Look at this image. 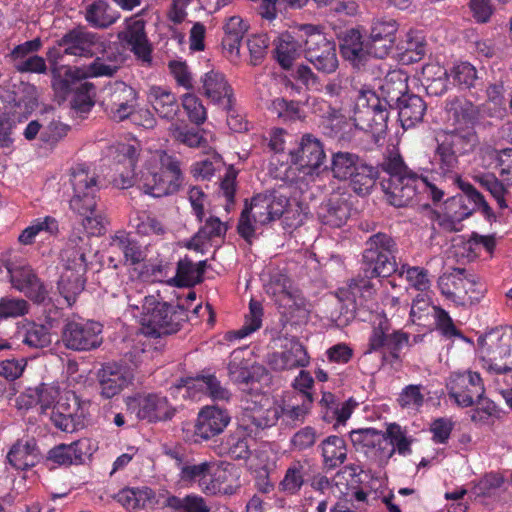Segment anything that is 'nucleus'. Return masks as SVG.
<instances>
[{"label":"nucleus","mask_w":512,"mask_h":512,"mask_svg":"<svg viewBox=\"0 0 512 512\" xmlns=\"http://www.w3.org/2000/svg\"><path fill=\"white\" fill-rule=\"evenodd\" d=\"M318 433L315 428L305 426L296 431L290 439L292 451L303 452L314 447L317 442Z\"/></svg>","instance_id":"63"},{"label":"nucleus","mask_w":512,"mask_h":512,"mask_svg":"<svg viewBox=\"0 0 512 512\" xmlns=\"http://www.w3.org/2000/svg\"><path fill=\"white\" fill-rule=\"evenodd\" d=\"M230 422V416L225 409L217 406H206L198 414L194 429L196 441H207L219 435Z\"/></svg>","instance_id":"26"},{"label":"nucleus","mask_w":512,"mask_h":512,"mask_svg":"<svg viewBox=\"0 0 512 512\" xmlns=\"http://www.w3.org/2000/svg\"><path fill=\"white\" fill-rule=\"evenodd\" d=\"M436 155L440 164L447 170L453 169L458 163V157L474 150L478 144V136L473 128L455 129L444 132L436 138Z\"/></svg>","instance_id":"13"},{"label":"nucleus","mask_w":512,"mask_h":512,"mask_svg":"<svg viewBox=\"0 0 512 512\" xmlns=\"http://www.w3.org/2000/svg\"><path fill=\"white\" fill-rule=\"evenodd\" d=\"M383 435L387 441L384 446V454L382 460L387 462L395 453L401 456H407L412 453V438L408 437L405 428H402L397 423H390L387 425L386 431Z\"/></svg>","instance_id":"41"},{"label":"nucleus","mask_w":512,"mask_h":512,"mask_svg":"<svg viewBox=\"0 0 512 512\" xmlns=\"http://www.w3.org/2000/svg\"><path fill=\"white\" fill-rule=\"evenodd\" d=\"M396 243L385 233L372 235L366 242L362 256V275L352 278L346 287L338 289L342 303L340 321L347 325L354 319L367 321L374 310L375 289L371 282L376 277H389L397 270Z\"/></svg>","instance_id":"1"},{"label":"nucleus","mask_w":512,"mask_h":512,"mask_svg":"<svg viewBox=\"0 0 512 512\" xmlns=\"http://www.w3.org/2000/svg\"><path fill=\"white\" fill-rule=\"evenodd\" d=\"M504 85L502 82L491 83L486 88V102L479 105L484 116L502 118L506 113Z\"/></svg>","instance_id":"50"},{"label":"nucleus","mask_w":512,"mask_h":512,"mask_svg":"<svg viewBox=\"0 0 512 512\" xmlns=\"http://www.w3.org/2000/svg\"><path fill=\"white\" fill-rule=\"evenodd\" d=\"M317 216L323 225L340 228L350 216V207L345 199L332 197L321 203L317 210Z\"/></svg>","instance_id":"40"},{"label":"nucleus","mask_w":512,"mask_h":512,"mask_svg":"<svg viewBox=\"0 0 512 512\" xmlns=\"http://www.w3.org/2000/svg\"><path fill=\"white\" fill-rule=\"evenodd\" d=\"M263 307L260 302L251 300L249 303V313L245 316L244 325L233 332L237 339H243L251 333L257 331L262 325Z\"/></svg>","instance_id":"58"},{"label":"nucleus","mask_w":512,"mask_h":512,"mask_svg":"<svg viewBox=\"0 0 512 512\" xmlns=\"http://www.w3.org/2000/svg\"><path fill=\"white\" fill-rule=\"evenodd\" d=\"M203 94L212 103L226 111H231L234 102L233 88L225 75L218 71H209L202 78Z\"/></svg>","instance_id":"28"},{"label":"nucleus","mask_w":512,"mask_h":512,"mask_svg":"<svg viewBox=\"0 0 512 512\" xmlns=\"http://www.w3.org/2000/svg\"><path fill=\"white\" fill-rule=\"evenodd\" d=\"M350 440L356 451L365 454L368 458L383 463L382 454L387 441L382 431L374 428L353 430L350 433Z\"/></svg>","instance_id":"32"},{"label":"nucleus","mask_w":512,"mask_h":512,"mask_svg":"<svg viewBox=\"0 0 512 512\" xmlns=\"http://www.w3.org/2000/svg\"><path fill=\"white\" fill-rule=\"evenodd\" d=\"M4 266L15 289L35 303L44 302L47 297L46 287L30 265H17L7 261Z\"/></svg>","instance_id":"20"},{"label":"nucleus","mask_w":512,"mask_h":512,"mask_svg":"<svg viewBox=\"0 0 512 512\" xmlns=\"http://www.w3.org/2000/svg\"><path fill=\"white\" fill-rule=\"evenodd\" d=\"M129 410L135 412L136 417L148 423L166 422L176 414L168 398L160 393L137 394L126 399Z\"/></svg>","instance_id":"16"},{"label":"nucleus","mask_w":512,"mask_h":512,"mask_svg":"<svg viewBox=\"0 0 512 512\" xmlns=\"http://www.w3.org/2000/svg\"><path fill=\"white\" fill-rule=\"evenodd\" d=\"M100 395L105 399H111L118 395L134 380V372L126 364L116 362L102 365L98 371Z\"/></svg>","instance_id":"21"},{"label":"nucleus","mask_w":512,"mask_h":512,"mask_svg":"<svg viewBox=\"0 0 512 512\" xmlns=\"http://www.w3.org/2000/svg\"><path fill=\"white\" fill-rule=\"evenodd\" d=\"M107 254L108 265L114 269L138 265L147 257L146 249L125 230L116 231L110 236Z\"/></svg>","instance_id":"15"},{"label":"nucleus","mask_w":512,"mask_h":512,"mask_svg":"<svg viewBox=\"0 0 512 512\" xmlns=\"http://www.w3.org/2000/svg\"><path fill=\"white\" fill-rule=\"evenodd\" d=\"M309 364L310 356L307 349L296 338L288 340L281 351L273 352L268 357V365L277 372L305 368Z\"/></svg>","instance_id":"23"},{"label":"nucleus","mask_w":512,"mask_h":512,"mask_svg":"<svg viewBox=\"0 0 512 512\" xmlns=\"http://www.w3.org/2000/svg\"><path fill=\"white\" fill-rule=\"evenodd\" d=\"M305 35L301 32L300 39L290 33L280 34L274 41L273 55L276 62L284 70H289L304 52Z\"/></svg>","instance_id":"34"},{"label":"nucleus","mask_w":512,"mask_h":512,"mask_svg":"<svg viewBox=\"0 0 512 512\" xmlns=\"http://www.w3.org/2000/svg\"><path fill=\"white\" fill-rule=\"evenodd\" d=\"M409 336L400 330L390 332L386 318L380 319L369 337L368 352L381 351L385 361L399 358L400 351L408 345Z\"/></svg>","instance_id":"18"},{"label":"nucleus","mask_w":512,"mask_h":512,"mask_svg":"<svg viewBox=\"0 0 512 512\" xmlns=\"http://www.w3.org/2000/svg\"><path fill=\"white\" fill-rule=\"evenodd\" d=\"M463 196H454L445 202V214L440 224L450 230H456L455 224L471 216L477 209L481 210L487 219L494 217L492 208L483 195L473 185L458 180Z\"/></svg>","instance_id":"9"},{"label":"nucleus","mask_w":512,"mask_h":512,"mask_svg":"<svg viewBox=\"0 0 512 512\" xmlns=\"http://www.w3.org/2000/svg\"><path fill=\"white\" fill-rule=\"evenodd\" d=\"M227 229V225L218 217L210 216L194 235L192 241L188 244V248L199 250L205 242L215 237L224 236Z\"/></svg>","instance_id":"52"},{"label":"nucleus","mask_w":512,"mask_h":512,"mask_svg":"<svg viewBox=\"0 0 512 512\" xmlns=\"http://www.w3.org/2000/svg\"><path fill=\"white\" fill-rule=\"evenodd\" d=\"M222 48L229 56L239 57L240 45L248 31L247 23L240 16L230 17L223 27Z\"/></svg>","instance_id":"44"},{"label":"nucleus","mask_w":512,"mask_h":512,"mask_svg":"<svg viewBox=\"0 0 512 512\" xmlns=\"http://www.w3.org/2000/svg\"><path fill=\"white\" fill-rule=\"evenodd\" d=\"M319 448L323 457L324 466L329 469H336L347 459V445L342 437L330 435L321 441Z\"/></svg>","instance_id":"45"},{"label":"nucleus","mask_w":512,"mask_h":512,"mask_svg":"<svg viewBox=\"0 0 512 512\" xmlns=\"http://www.w3.org/2000/svg\"><path fill=\"white\" fill-rule=\"evenodd\" d=\"M271 110L284 121H295L302 117L300 103L295 100L276 98L272 101Z\"/></svg>","instance_id":"62"},{"label":"nucleus","mask_w":512,"mask_h":512,"mask_svg":"<svg viewBox=\"0 0 512 512\" xmlns=\"http://www.w3.org/2000/svg\"><path fill=\"white\" fill-rule=\"evenodd\" d=\"M361 161L362 159L355 153L338 151L332 153L330 165L325 166V169L330 170L334 178L346 181L353 175Z\"/></svg>","instance_id":"49"},{"label":"nucleus","mask_w":512,"mask_h":512,"mask_svg":"<svg viewBox=\"0 0 512 512\" xmlns=\"http://www.w3.org/2000/svg\"><path fill=\"white\" fill-rule=\"evenodd\" d=\"M305 470V464L301 461L292 462L280 482L281 490L290 495L297 494L304 484Z\"/></svg>","instance_id":"57"},{"label":"nucleus","mask_w":512,"mask_h":512,"mask_svg":"<svg viewBox=\"0 0 512 512\" xmlns=\"http://www.w3.org/2000/svg\"><path fill=\"white\" fill-rule=\"evenodd\" d=\"M389 111L380 96L370 89H361L355 99L352 119L357 129L371 133L374 138L387 131Z\"/></svg>","instance_id":"8"},{"label":"nucleus","mask_w":512,"mask_h":512,"mask_svg":"<svg viewBox=\"0 0 512 512\" xmlns=\"http://www.w3.org/2000/svg\"><path fill=\"white\" fill-rule=\"evenodd\" d=\"M379 168L368 165L363 160L348 178L350 188L359 196L368 195L380 178V185L391 205L405 207L413 204L416 197V173L404 163L402 156L393 148L388 150Z\"/></svg>","instance_id":"2"},{"label":"nucleus","mask_w":512,"mask_h":512,"mask_svg":"<svg viewBox=\"0 0 512 512\" xmlns=\"http://www.w3.org/2000/svg\"><path fill=\"white\" fill-rule=\"evenodd\" d=\"M37 440L26 436L18 439L9 449L6 460L17 471H28L42 461Z\"/></svg>","instance_id":"24"},{"label":"nucleus","mask_w":512,"mask_h":512,"mask_svg":"<svg viewBox=\"0 0 512 512\" xmlns=\"http://www.w3.org/2000/svg\"><path fill=\"white\" fill-rule=\"evenodd\" d=\"M85 283V276L74 275L71 272H62L58 282V289L68 306L75 303L78 295L84 290Z\"/></svg>","instance_id":"53"},{"label":"nucleus","mask_w":512,"mask_h":512,"mask_svg":"<svg viewBox=\"0 0 512 512\" xmlns=\"http://www.w3.org/2000/svg\"><path fill=\"white\" fill-rule=\"evenodd\" d=\"M181 105L191 123L199 126L207 119V111L202 101L192 93H186L181 98Z\"/></svg>","instance_id":"60"},{"label":"nucleus","mask_w":512,"mask_h":512,"mask_svg":"<svg viewBox=\"0 0 512 512\" xmlns=\"http://www.w3.org/2000/svg\"><path fill=\"white\" fill-rule=\"evenodd\" d=\"M138 187L152 197L159 198L176 193V186L168 182L163 173L155 168H145L141 171Z\"/></svg>","instance_id":"43"},{"label":"nucleus","mask_w":512,"mask_h":512,"mask_svg":"<svg viewBox=\"0 0 512 512\" xmlns=\"http://www.w3.org/2000/svg\"><path fill=\"white\" fill-rule=\"evenodd\" d=\"M115 499L128 511L154 509L160 504V499L149 487L124 488L117 493Z\"/></svg>","instance_id":"36"},{"label":"nucleus","mask_w":512,"mask_h":512,"mask_svg":"<svg viewBox=\"0 0 512 512\" xmlns=\"http://www.w3.org/2000/svg\"><path fill=\"white\" fill-rule=\"evenodd\" d=\"M389 111L380 96L370 89H361L355 99L352 119L357 129L371 133L374 138L387 131Z\"/></svg>","instance_id":"7"},{"label":"nucleus","mask_w":512,"mask_h":512,"mask_svg":"<svg viewBox=\"0 0 512 512\" xmlns=\"http://www.w3.org/2000/svg\"><path fill=\"white\" fill-rule=\"evenodd\" d=\"M57 45L63 47L65 55L78 57H93L98 51L104 49L102 36L87 30L85 26H77L68 30L59 40Z\"/></svg>","instance_id":"17"},{"label":"nucleus","mask_w":512,"mask_h":512,"mask_svg":"<svg viewBox=\"0 0 512 512\" xmlns=\"http://www.w3.org/2000/svg\"><path fill=\"white\" fill-rule=\"evenodd\" d=\"M146 23L137 15L125 21V29L118 34V38L126 42L137 58L150 62L152 48L145 31Z\"/></svg>","instance_id":"25"},{"label":"nucleus","mask_w":512,"mask_h":512,"mask_svg":"<svg viewBox=\"0 0 512 512\" xmlns=\"http://www.w3.org/2000/svg\"><path fill=\"white\" fill-rule=\"evenodd\" d=\"M61 261L64 267L63 272H71L74 275L85 276L87 272V261L82 248L75 245L67 246L61 252Z\"/></svg>","instance_id":"55"},{"label":"nucleus","mask_w":512,"mask_h":512,"mask_svg":"<svg viewBox=\"0 0 512 512\" xmlns=\"http://www.w3.org/2000/svg\"><path fill=\"white\" fill-rule=\"evenodd\" d=\"M95 86L85 81L80 84V86L71 93V106L73 109L79 112H88L94 105V101L92 100V92L94 91Z\"/></svg>","instance_id":"64"},{"label":"nucleus","mask_w":512,"mask_h":512,"mask_svg":"<svg viewBox=\"0 0 512 512\" xmlns=\"http://www.w3.org/2000/svg\"><path fill=\"white\" fill-rule=\"evenodd\" d=\"M397 23L392 18L374 19L370 28L369 45L376 58L386 57L393 48Z\"/></svg>","instance_id":"29"},{"label":"nucleus","mask_w":512,"mask_h":512,"mask_svg":"<svg viewBox=\"0 0 512 512\" xmlns=\"http://www.w3.org/2000/svg\"><path fill=\"white\" fill-rule=\"evenodd\" d=\"M228 376L235 384H249L253 379L250 359L244 357V350L236 349L229 357Z\"/></svg>","instance_id":"51"},{"label":"nucleus","mask_w":512,"mask_h":512,"mask_svg":"<svg viewBox=\"0 0 512 512\" xmlns=\"http://www.w3.org/2000/svg\"><path fill=\"white\" fill-rule=\"evenodd\" d=\"M340 53L344 60L360 69L365 66L369 56L373 55V50L368 42L364 44L361 32L352 28L345 31L340 38Z\"/></svg>","instance_id":"31"},{"label":"nucleus","mask_w":512,"mask_h":512,"mask_svg":"<svg viewBox=\"0 0 512 512\" xmlns=\"http://www.w3.org/2000/svg\"><path fill=\"white\" fill-rule=\"evenodd\" d=\"M162 505L171 512H210L211 508L202 496L190 493L184 497L168 495L163 497Z\"/></svg>","instance_id":"47"},{"label":"nucleus","mask_w":512,"mask_h":512,"mask_svg":"<svg viewBox=\"0 0 512 512\" xmlns=\"http://www.w3.org/2000/svg\"><path fill=\"white\" fill-rule=\"evenodd\" d=\"M139 92L123 81L109 83L103 89L101 104L109 119L123 122L139 107Z\"/></svg>","instance_id":"12"},{"label":"nucleus","mask_w":512,"mask_h":512,"mask_svg":"<svg viewBox=\"0 0 512 512\" xmlns=\"http://www.w3.org/2000/svg\"><path fill=\"white\" fill-rule=\"evenodd\" d=\"M445 110L448 121L454 125L474 124L484 117L479 105H474L471 101L459 97L448 100Z\"/></svg>","instance_id":"38"},{"label":"nucleus","mask_w":512,"mask_h":512,"mask_svg":"<svg viewBox=\"0 0 512 512\" xmlns=\"http://www.w3.org/2000/svg\"><path fill=\"white\" fill-rule=\"evenodd\" d=\"M148 101L161 119L173 121L180 112V103L176 95L166 88L151 87Z\"/></svg>","instance_id":"39"},{"label":"nucleus","mask_w":512,"mask_h":512,"mask_svg":"<svg viewBox=\"0 0 512 512\" xmlns=\"http://www.w3.org/2000/svg\"><path fill=\"white\" fill-rule=\"evenodd\" d=\"M477 352L490 373L512 372V327H497L478 338Z\"/></svg>","instance_id":"5"},{"label":"nucleus","mask_w":512,"mask_h":512,"mask_svg":"<svg viewBox=\"0 0 512 512\" xmlns=\"http://www.w3.org/2000/svg\"><path fill=\"white\" fill-rule=\"evenodd\" d=\"M129 226L142 236L162 235L165 232V228L159 220L141 211L131 214Z\"/></svg>","instance_id":"54"},{"label":"nucleus","mask_w":512,"mask_h":512,"mask_svg":"<svg viewBox=\"0 0 512 512\" xmlns=\"http://www.w3.org/2000/svg\"><path fill=\"white\" fill-rule=\"evenodd\" d=\"M189 320L188 306L159 301L157 297L146 296L142 305L141 324L150 335H169L178 332Z\"/></svg>","instance_id":"4"},{"label":"nucleus","mask_w":512,"mask_h":512,"mask_svg":"<svg viewBox=\"0 0 512 512\" xmlns=\"http://www.w3.org/2000/svg\"><path fill=\"white\" fill-rule=\"evenodd\" d=\"M85 446L86 442L84 440H77L70 444H58L49 449L47 454L43 456V464L49 470L82 464Z\"/></svg>","instance_id":"30"},{"label":"nucleus","mask_w":512,"mask_h":512,"mask_svg":"<svg viewBox=\"0 0 512 512\" xmlns=\"http://www.w3.org/2000/svg\"><path fill=\"white\" fill-rule=\"evenodd\" d=\"M438 286L444 296L463 306L479 302L486 292L480 278L464 268H453L439 277Z\"/></svg>","instance_id":"10"},{"label":"nucleus","mask_w":512,"mask_h":512,"mask_svg":"<svg viewBox=\"0 0 512 512\" xmlns=\"http://www.w3.org/2000/svg\"><path fill=\"white\" fill-rule=\"evenodd\" d=\"M174 282L178 287H191L201 283L195 264L189 257L186 256L178 261Z\"/></svg>","instance_id":"61"},{"label":"nucleus","mask_w":512,"mask_h":512,"mask_svg":"<svg viewBox=\"0 0 512 512\" xmlns=\"http://www.w3.org/2000/svg\"><path fill=\"white\" fill-rule=\"evenodd\" d=\"M239 488L238 476L228 469L217 467L211 471L209 487L206 491L207 495H232Z\"/></svg>","instance_id":"48"},{"label":"nucleus","mask_w":512,"mask_h":512,"mask_svg":"<svg viewBox=\"0 0 512 512\" xmlns=\"http://www.w3.org/2000/svg\"><path fill=\"white\" fill-rule=\"evenodd\" d=\"M427 316H430L429 323L425 324L428 331L438 328L447 337L460 335V332L456 329L452 319L445 310L437 306H428Z\"/></svg>","instance_id":"56"},{"label":"nucleus","mask_w":512,"mask_h":512,"mask_svg":"<svg viewBox=\"0 0 512 512\" xmlns=\"http://www.w3.org/2000/svg\"><path fill=\"white\" fill-rule=\"evenodd\" d=\"M213 468H215L214 461H197L196 459L191 458L186 466L181 468V472L178 473V477L186 486H197L206 494Z\"/></svg>","instance_id":"37"},{"label":"nucleus","mask_w":512,"mask_h":512,"mask_svg":"<svg viewBox=\"0 0 512 512\" xmlns=\"http://www.w3.org/2000/svg\"><path fill=\"white\" fill-rule=\"evenodd\" d=\"M285 201L274 195L257 194L250 202L245 201L244 210H248L255 223L268 224L279 219L285 210Z\"/></svg>","instance_id":"27"},{"label":"nucleus","mask_w":512,"mask_h":512,"mask_svg":"<svg viewBox=\"0 0 512 512\" xmlns=\"http://www.w3.org/2000/svg\"><path fill=\"white\" fill-rule=\"evenodd\" d=\"M120 13L113 9L106 0H95L84 11L87 24L95 29H107L118 21Z\"/></svg>","instance_id":"42"},{"label":"nucleus","mask_w":512,"mask_h":512,"mask_svg":"<svg viewBox=\"0 0 512 512\" xmlns=\"http://www.w3.org/2000/svg\"><path fill=\"white\" fill-rule=\"evenodd\" d=\"M160 168L159 172L164 174V177L168 179V182L176 186L178 191L183 183V174L180 168L179 160L162 151L159 155Z\"/></svg>","instance_id":"59"},{"label":"nucleus","mask_w":512,"mask_h":512,"mask_svg":"<svg viewBox=\"0 0 512 512\" xmlns=\"http://www.w3.org/2000/svg\"><path fill=\"white\" fill-rule=\"evenodd\" d=\"M102 325L90 320H68L61 332V341L65 348L86 352L102 344Z\"/></svg>","instance_id":"14"},{"label":"nucleus","mask_w":512,"mask_h":512,"mask_svg":"<svg viewBox=\"0 0 512 512\" xmlns=\"http://www.w3.org/2000/svg\"><path fill=\"white\" fill-rule=\"evenodd\" d=\"M408 76L401 70L390 71L380 85L381 102L385 103V108L396 107L398 109V118L404 130L416 126V114L412 105L409 103L414 95L408 94Z\"/></svg>","instance_id":"6"},{"label":"nucleus","mask_w":512,"mask_h":512,"mask_svg":"<svg viewBox=\"0 0 512 512\" xmlns=\"http://www.w3.org/2000/svg\"><path fill=\"white\" fill-rule=\"evenodd\" d=\"M51 72L52 88L63 99L68 98L86 79L85 70L80 67L60 65L52 67Z\"/></svg>","instance_id":"35"},{"label":"nucleus","mask_w":512,"mask_h":512,"mask_svg":"<svg viewBox=\"0 0 512 512\" xmlns=\"http://www.w3.org/2000/svg\"><path fill=\"white\" fill-rule=\"evenodd\" d=\"M58 233V221L52 216H45L32 220L30 225L20 233L18 241L22 245H32L40 235H45V238H48L55 237Z\"/></svg>","instance_id":"46"},{"label":"nucleus","mask_w":512,"mask_h":512,"mask_svg":"<svg viewBox=\"0 0 512 512\" xmlns=\"http://www.w3.org/2000/svg\"><path fill=\"white\" fill-rule=\"evenodd\" d=\"M178 390H184L183 397L190 395L191 390H205V393L214 401H228L230 391L224 387L214 374L201 375L196 378H181L175 384Z\"/></svg>","instance_id":"33"},{"label":"nucleus","mask_w":512,"mask_h":512,"mask_svg":"<svg viewBox=\"0 0 512 512\" xmlns=\"http://www.w3.org/2000/svg\"><path fill=\"white\" fill-rule=\"evenodd\" d=\"M484 391L482 379L477 372L466 371L451 376L449 396L462 407L474 405L476 399L481 400Z\"/></svg>","instance_id":"22"},{"label":"nucleus","mask_w":512,"mask_h":512,"mask_svg":"<svg viewBox=\"0 0 512 512\" xmlns=\"http://www.w3.org/2000/svg\"><path fill=\"white\" fill-rule=\"evenodd\" d=\"M70 182L73 189L69 200L70 209L82 217V225L88 234H103L107 220L97 209L100 191L98 175L85 164H77L71 168Z\"/></svg>","instance_id":"3"},{"label":"nucleus","mask_w":512,"mask_h":512,"mask_svg":"<svg viewBox=\"0 0 512 512\" xmlns=\"http://www.w3.org/2000/svg\"><path fill=\"white\" fill-rule=\"evenodd\" d=\"M301 32L305 35V58L319 71L330 74L338 68L336 44L313 25H304Z\"/></svg>","instance_id":"11"},{"label":"nucleus","mask_w":512,"mask_h":512,"mask_svg":"<svg viewBox=\"0 0 512 512\" xmlns=\"http://www.w3.org/2000/svg\"><path fill=\"white\" fill-rule=\"evenodd\" d=\"M290 160L306 175L316 172L325 162L324 145L312 134H304L297 148L289 152Z\"/></svg>","instance_id":"19"}]
</instances>
